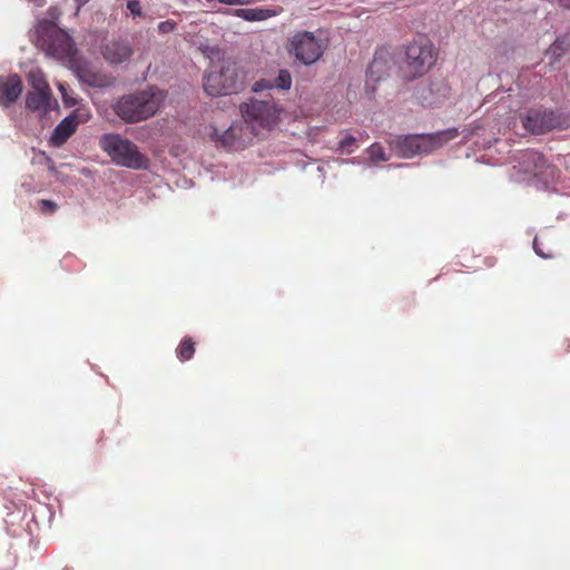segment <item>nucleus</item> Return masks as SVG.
Segmentation results:
<instances>
[{"label": "nucleus", "instance_id": "f257e3e1", "mask_svg": "<svg viewBox=\"0 0 570 570\" xmlns=\"http://www.w3.org/2000/svg\"><path fill=\"white\" fill-rule=\"evenodd\" d=\"M165 95L156 87L122 96L114 106L116 115L126 122H139L153 117Z\"/></svg>", "mask_w": 570, "mask_h": 570}, {"label": "nucleus", "instance_id": "f03ea898", "mask_svg": "<svg viewBox=\"0 0 570 570\" xmlns=\"http://www.w3.org/2000/svg\"><path fill=\"white\" fill-rule=\"evenodd\" d=\"M35 43L47 56L57 60L71 62L76 55L72 38L65 30L58 28L52 20L42 19L37 23Z\"/></svg>", "mask_w": 570, "mask_h": 570}, {"label": "nucleus", "instance_id": "7ed1b4c3", "mask_svg": "<svg viewBox=\"0 0 570 570\" xmlns=\"http://www.w3.org/2000/svg\"><path fill=\"white\" fill-rule=\"evenodd\" d=\"M99 147L118 166L130 169H146L149 159L140 153L138 147L119 134H105L99 139Z\"/></svg>", "mask_w": 570, "mask_h": 570}, {"label": "nucleus", "instance_id": "20e7f679", "mask_svg": "<svg viewBox=\"0 0 570 570\" xmlns=\"http://www.w3.org/2000/svg\"><path fill=\"white\" fill-rule=\"evenodd\" d=\"M458 135L456 128H450L435 134L397 136L392 140L391 145L401 157L412 158L442 147L448 141L456 138Z\"/></svg>", "mask_w": 570, "mask_h": 570}, {"label": "nucleus", "instance_id": "39448f33", "mask_svg": "<svg viewBox=\"0 0 570 570\" xmlns=\"http://www.w3.org/2000/svg\"><path fill=\"white\" fill-rule=\"evenodd\" d=\"M438 51L426 38L410 42L404 50L401 72L404 79L413 80L424 76L436 62Z\"/></svg>", "mask_w": 570, "mask_h": 570}, {"label": "nucleus", "instance_id": "423d86ee", "mask_svg": "<svg viewBox=\"0 0 570 570\" xmlns=\"http://www.w3.org/2000/svg\"><path fill=\"white\" fill-rule=\"evenodd\" d=\"M244 77L237 63L225 59L219 66H213L204 76V89L210 96H226L243 88Z\"/></svg>", "mask_w": 570, "mask_h": 570}, {"label": "nucleus", "instance_id": "0eeeda50", "mask_svg": "<svg viewBox=\"0 0 570 570\" xmlns=\"http://www.w3.org/2000/svg\"><path fill=\"white\" fill-rule=\"evenodd\" d=\"M326 48V42L320 36L307 30L294 32L285 43L288 56L306 67L321 60Z\"/></svg>", "mask_w": 570, "mask_h": 570}, {"label": "nucleus", "instance_id": "6e6552de", "mask_svg": "<svg viewBox=\"0 0 570 570\" xmlns=\"http://www.w3.org/2000/svg\"><path fill=\"white\" fill-rule=\"evenodd\" d=\"M281 108L272 100L252 99L240 106V112L244 122L253 128V132L258 129L271 130L281 119Z\"/></svg>", "mask_w": 570, "mask_h": 570}, {"label": "nucleus", "instance_id": "1a4fd4ad", "mask_svg": "<svg viewBox=\"0 0 570 570\" xmlns=\"http://www.w3.org/2000/svg\"><path fill=\"white\" fill-rule=\"evenodd\" d=\"M258 132H253L245 122H233L225 131L219 132L217 127H212L210 138L217 145L226 149H244Z\"/></svg>", "mask_w": 570, "mask_h": 570}, {"label": "nucleus", "instance_id": "9d476101", "mask_svg": "<svg viewBox=\"0 0 570 570\" xmlns=\"http://www.w3.org/2000/svg\"><path fill=\"white\" fill-rule=\"evenodd\" d=\"M522 122L524 128L533 134L563 129L568 126L560 115L547 110H529L522 118Z\"/></svg>", "mask_w": 570, "mask_h": 570}, {"label": "nucleus", "instance_id": "9b49d317", "mask_svg": "<svg viewBox=\"0 0 570 570\" xmlns=\"http://www.w3.org/2000/svg\"><path fill=\"white\" fill-rule=\"evenodd\" d=\"M102 57L110 63L118 65L127 61L134 49L127 39L118 38L108 41L101 50Z\"/></svg>", "mask_w": 570, "mask_h": 570}, {"label": "nucleus", "instance_id": "f8f14e48", "mask_svg": "<svg viewBox=\"0 0 570 570\" xmlns=\"http://www.w3.org/2000/svg\"><path fill=\"white\" fill-rule=\"evenodd\" d=\"M22 92V81L18 75H11L0 85V105L9 107L18 100Z\"/></svg>", "mask_w": 570, "mask_h": 570}, {"label": "nucleus", "instance_id": "ddd939ff", "mask_svg": "<svg viewBox=\"0 0 570 570\" xmlns=\"http://www.w3.org/2000/svg\"><path fill=\"white\" fill-rule=\"evenodd\" d=\"M79 122L80 121L78 119L77 112H73L70 116L66 117L53 129L50 138L51 142L55 146L63 145L68 140V138L76 131Z\"/></svg>", "mask_w": 570, "mask_h": 570}, {"label": "nucleus", "instance_id": "4468645a", "mask_svg": "<svg viewBox=\"0 0 570 570\" xmlns=\"http://www.w3.org/2000/svg\"><path fill=\"white\" fill-rule=\"evenodd\" d=\"M544 157L533 150H525L519 157L520 171L524 173L525 175H540V169L544 166Z\"/></svg>", "mask_w": 570, "mask_h": 570}, {"label": "nucleus", "instance_id": "2eb2a0df", "mask_svg": "<svg viewBox=\"0 0 570 570\" xmlns=\"http://www.w3.org/2000/svg\"><path fill=\"white\" fill-rule=\"evenodd\" d=\"M389 76V63L381 56L375 55L366 72V88L374 89L375 83Z\"/></svg>", "mask_w": 570, "mask_h": 570}, {"label": "nucleus", "instance_id": "dca6fc26", "mask_svg": "<svg viewBox=\"0 0 570 570\" xmlns=\"http://www.w3.org/2000/svg\"><path fill=\"white\" fill-rule=\"evenodd\" d=\"M281 10L269 8H250V9H237L235 16L246 21H264L269 18L276 17Z\"/></svg>", "mask_w": 570, "mask_h": 570}, {"label": "nucleus", "instance_id": "f3484780", "mask_svg": "<svg viewBox=\"0 0 570 570\" xmlns=\"http://www.w3.org/2000/svg\"><path fill=\"white\" fill-rule=\"evenodd\" d=\"M51 104V91H29L26 105L31 110L47 111Z\"/></svg>", "mask_w": 570, "mask_h": 570}, {"label": "nucleus", "instance_id": "a211bd4d", "mask_svg": "<svg viewBox=\"0 0 570 570\" xmlns=\"http://www.w3.org/2000/svg\"><path fill=\"white\" fill-rule=\"evenodd\" d=\"M195 354V342L191 337H184L176 348V355L181 362L193 358Z\"/></svg>", "mask_w": 570, "mask_h": 570}, {"label": "nucleus", "instance_id": "6ab92c4d", "mask_svg": "<svg viewBox=\"0 0 570 570\" xmlns=\"http://www.w3.org/2000/svg\"><path fill=\"white\" fill-rule=\"evenodd\" d=\"M78 76L82 82H86L89 86L102 87L105 85V78L102 75L91 71L87 68H79Z\"/></svg>", "mask_w": 570, "mask_h": 570}, {"label": "nucleus", "instance_id": "aec40b11", "mask_svg": "<svg viewBox=\"0 0 570 570\" xmlns=\"http://www.w3.org/2000/svg\"><path fill=\"white\" fill-rule=\"evenodd\" d=\"M29 81L32 87V91H51L48 82L40 71H32L29 73Z\"/></svg>", "mask_w": 570, "mask_h": 570}, {"label": "nucleus", "instance_id": "412c9836", "mask_svg": "<svg viewBox=\"0 0 570 570\" xmlns=\"http://www.w3.org/2000/svg\"><path fill=\"white\" fill-rule=\"evenodd\" d=\"M568 50V43L564 39L558 38L547 50V55L553 58V61L559 60Z\"/></svg>", "mask_w": 570, "mask_h": 570}, {"label": "nucleus", "instance_id": "4be33fe9", "mask_svg": "<svg viewBox=\"0 0 570 570\" xmlns=\"http://www.w3.org/2000/svg\"><path fill=\"white\" fill-rule=\"evenodd\" d=\"M274 86L277 89L288 90L292 86L291 72L286 69L279 70L277 77L274 79Z\"/></svg>", "mask_w": 570, "mask_h": 570}, {"label": "nucleus", "instance_id": "5701e85b", "mask_svg": "<svg viewBox=\"0 0 570 570\" xmlns=\"http://www.w3.org/2000/svg\"><path fill=\"white\" fill-rule=\"evenodd\" d=\"M38 208L39 210L45 214V215H52L53 213L57 212V209L59 208L58 204L52 202V200H49V199H41L39 200L38 203Z\"/></svg>", "mask_w": 570, "mask_h": 570}, {"label": "nucleus", "instance_id": "b1692460", "mask_svg": "<svg viewBox=\"0 0 570 570\" xmlns=\"http://www.w3.org/2000/svg\"><path fill=\"white\" fill-rule=\"evenodd\" d=\"M368 155H370L371 160H373V161L386 160L384 149L379 144H373L368 148Z\"/></svg>", "mask_w": 570, "mask_h": 570}, {"label": "nucleus", "instance_id": "393cba45", "mask_svg": "<svg viewBox=\"0 0 570 570\" xmlns=\"http://www.w3.org/2000/svg\"><path fill=\"white\" fill-rule=\"evenodd\" d=\"M273 88H275L274 80L265 79V78L257 80L253 85V91H255V92H259V91H264V90L273 89Z\"/></svg>", "mask_w": 570, "mask_h": 570}, {"label": "nucleus", "instance_id": "a878e982", "mask_svg": "<svg viewBox=\"0 0 570 570\" xmlns=\"http://www.w3.org/2000/svg\"><path fill=\"white\" fill-rule=\"evenodd\" d=\"M127 9L135 17H140L142 14V10H141V6H140L139 0H128L127 1Z\"/></svg>", "mask_w": 570, "mask_h": 570}, {"label": "nucleus", "instance_id": "bb28decb", "mask_svg": "<svg viewBox=\"0 0 570 570\" xmlns=\"http://www.w3.org/2000/svg\"><path fill=\"white\" fill-rule=\"evenodd\" d=\"M176 29V22L171 20L161 21L158 24V31L160 33H169L173 32Z\"/></svg>", "mask_w": 570, "mask_h": 570}, {"label": "nucleus", "instance_id": "cd10ccee", "mask_svg": "<svg viewBox=\"0 0 570 570\" xmlns=\"http://www.w3.org/2000/svg\"><path fill=\"white\" fill-rule=\"evenodd\" d=\"M533 249H534L535 254L539 255L542 258H551L553 256L550 250L549 252H544L540 247L538 237H535L534 240H533Z\"/></svg>", "mask_w": 570, "mask_h": 570}, {"label": "nucleus", "instance_id": "c85d7f7f", "mask_svg": "<svg viewBox=\"0 0 570 570\" xmlns=\"http://www.w3.org/2000/svg\"><path fill=\"white\" fill-rule=\"evenodd\" d=\"M354 144L355 138L353 136H347L340 141V148H342L343 150H347L350 153L348 148Z\"/></svg>", "mask_w": 570, "mask_h": 570}, {"label": "nucleus", "instance_id": "c756f323", "mask_svg": "<svg viewBox=\"0 0 570 570\" xmlns=\"http://www.w3.org/2000/svg\"><path fill=\"white\" fill-rule=\"evenodd\" d=\"M47 13H48V16H49L52 20H55V19H58V18H59V16H60V10H59V8H58V7L52 6V7H50V8L47 10Z\"/></svg>", "mask_w": 570, "mask_h": 570}, {"label": "nucleus", "instance_id": "7c9ffc66", "mask_svg": "<svg viewBox=\"0 0 570 570\" xmlns=\"http://www.w3.org/2000/svg\"><path fill=\"white\" fill-rule=\"evenodd\" d=\"M218 2L228 6H242L247 3L246 0H218Z\"/></svg>", "mask_w": 570, "mask_h": 570}, {"label": "nucleus", "instance_id": "2f4dec72", "mask_svg": "<svg viewBox=\"0 0 570 570\" xmlns=\"http://www.w3.org/2000/svg\"><path fill=\"white\" fill-rule=\"evenodd\" d=\"M90 0H75L76 4H77V8H76V13H78L80 11V9L87 4Z\"/></svg>", "mask_w": 570, "mask_h": 570}, {"label": "nucleus", "instance_id": "473e14b6", "mask_svg": "<svg viewBox=\"0 0 570 570\" xmlns=\"http://www.w3.org/2000/svg\"><path fill=\"white\" fill-rule=\"evenodd\" d=\"M561 7L570 9V0H559Z\"/></svg>", "mask_w": 570, "mask_h": 570}]
</instances>
